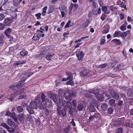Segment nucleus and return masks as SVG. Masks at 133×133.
<instances>
[{
  "label": "nucleus",
  "instance_id": "nucleus-1",
  "mask_svg": "<svg viewBox=\"0 0 133 133\" xmlns=\"http://www.w3.org/2000/svg\"><path fill=\"white\" fill-rule=\"evenodd\" d=\"M75 96L74 94H71L68 93V94L65 96V99L66 101L64 100V102L62 99H61L58 98V97L57 95H52V98L54 102L56 104H59L61 107L64 106L65 109H66L67 108L71 107L72 105V104L69 101L72 99V97Z\"/></svg>",
  "mask_w": 133,
  "mask_h": 133
},
{
  "label": "nucleus",
  "instance_id": "nucleus-2",
  "mask_svg": "<svg viewBox=\"0 0 133 133\" xmlns=\"http://www.w3.org/2000/svg\"><path fill=\"white\" fill-rule=\"evenodd\" d=\"M36 102L38 104V105L39 107V108L42 110H44L45 111L46 115H48L49 114V110L47 109L45 107H44L42 104L41 101L40 100V96H37L36 98Z\"/></svg>",
  "mask_w": 133,
  "mask_h": 133
},
{
  "label": "nucleus",
  "instance_id": "nucleus-3",
  "mask_svg": "<svg viewBox=\"0 0 133 133\" xmlns=\"http://www.w3.org/2000/svg\"><path fill=\"white\" fill-rule=\"evenodd\" d=\"M37 107V105L36 102L34 101H33L30 103L29 107L27 108V109L30 114H32L34 113L33 109H36Z\"/></svg>",
  "mask_w": 133,
  "mask_h": 133
},
{
  "label": "nucleus",
  "instance_id": "nucleus-4",
  "mask_svg": "<svg viewBox=\"0 0 133 133\" xmlns=\"http://www.w3.org/2000/svg\"><path fill=\"white\" fill-rule=\"evenodd\" d=\"M62 107H61L59 104H58L57 105V110L58 114V115H61L63 117H64L66 115V112L64 109L61 110V109Z\"/></svg>",
  "mask_w": 133,
  "mask_h": 133
},
{
  "label": "nucleus",
  "instance_id": "nucleus-5",
  "mask_svg": "<svg viewBox=\"0 0 133 133\" xmlns=\"http://www.w3.org/2000/svg\"><path fill=\"white\" fill-rule=\"evenodd\" d=\"M76 55L78 58V60H81L84 57V54L83 51H80L79 50H77L76 52Z\"/></svg>",
  "mask_w": 133,
  "mask_h": 133
},
{
  "label": "nucleus",
  "instance_id": "nucleus-6",
  "mask_svg": "<svg viewBox=\"0 0 133 133\" xmlns=\"http://www.w3.org/2000/svg\"><path fill=\"white\" fill-rule=\"evenodd\" d=\"M111 97L114 98L115 100H117L119 98V94L114 91H111L109 92Z\"/></svg>",
  "mask_w": 133,
  "mask_h": 133
},
{
  "label": "nucleus",
  "instance_id": "nucleus-7",
  "mask_svg": "<svg viewBox=\"0 0 133 133\" xmlns=\"http://www.w3.org/2000/svg\"><path fill=\"white\" fill-rule=\"evenodd\" d=\"M22 85L21 82H19V83L16 84H15L14 85L10 86L9 88H11L12 90H16L17 89L21 87Z\"/></svg>",
  "mask_w": 133,
  "mask_h": 133
},
{
  "label": "nucleus",
  "instance_id": "nucleus-8",
  "mask_svg": "<svg viewBox=\"0 0 133 133\" xmlns=\"http://www.w3.org/2000/svg\"><path fill=\"white\" fill-rule=\"evenodd\" d=\"M12 22L11 19L10 17L6 18L4 19L3 22L5 25L6 26H10Z\"/></svg>",
  "mask_w": 133,
  "mask_h": 133
},
{
  "label": "nucleus",
  "instance_id": "nucleus-9",
  "mask_svg": "<svg viewBox=\"0 0 133 133\" xmlns=\"http://www.w3.org/2000/svg\"><path fill=\"white\" fill-rule=\"evenodd\" d=\"M58 92L59 93V96H60L61 98L59 97L58 96V98L61 99H62V98H64V96H65V92L62 89H59V90Z\"/></svg>",
  "mask_w": 133,
  "mask_h": 133
},
{
  "label": "nucleus",
  "instance_id": "nucleus-10",
  "mask_svg": "<svg viewBox=\"0 0 133 133\" xmlns=\"http://www.w3.org/2000/svg\"><path fill=\"white\" fill-rule=\"evenodd\" d=\"M33 74V73L32 72H28L26 73V74H22V76L23 77V79H24V81Z\"/></svg>",
  "mask_w": 133,
  "mask_h": 133
},
{
  "label": "nucleus",
  "instance_id": "nucleus-11",
  "mask_svg": "<svg viewBox=\"0 0 133 133\" xmlns=\"http://www.w3.org/2000/svg\"><path fill=\"white\" fill-rule=\"evenodd\" d=\"M95 95L97 99L100 101H101L103 98V95L102 94H100L97 91V92H95Z\"/></svg>",
  "mask_w": 133,
  "mask_h": 133
},
{
  "label": "nucleus",
  "instance_id": "nucleus-12",
  "mask_svg": "<svg viewBox=\"0 0 133 133\" xmlns=\"http://www.w3.org/2000/svg\"><path fill=\"white\" fill-rule=\"evenodd\" d=\"M41 36V34L38 33H36L34 35L33 37L32 38V39L33 40H36L39 39Z\"/></svg>",
  "mask_w": 133,
  "mask_h": 133
},
{
  "label": "nucleus",
  "instance_id": "nucleus-13",
  "mask_svg": "<svg viewBox=\"0 0 133 133\" xmlns=\"http://www.w3.org/2000/svg\"><path fill=\"white\" fill-rule=\"evenodd\" d=\"M45 105L48 108L50 107L52 105L51 99H46V101L45 103Z\"/></svg>",
  "mask_w": 133,
  "mask_h": 133
},
{
  "label": "nucleus",
  "instance_id": "nucleus-14",
  "mask_svg": "<svg viewBox=\"0 0 133 133\" xmlns=\"http://www.w3.org/2000/svg\"><path fill=\"white\" fill-rule=\"evenodd\" d=\"M18 120L21 121H23L25 119V117L23 114L21 113L18 115Z\"/></svg>",
  "mask_w": 133,
  "mask_h": 133
},
{
  "label": "nucleus",
  "instance_id": "nucleus-15",
  "mask_svg": "<svg viewBox=\"0 0 133 133\" xmlns=\"http://www.w3.org/2000/svg\"><path fill=\"white\" fill-rule=\"evenodd\" d=\"M7 122L8 124L10 126H12L15 124L14 122L12 119H8L7 121Z\"/></svg>",
  "mask_w": 133,
  "mask_h": 133
},
{
  "label": "nucleus",
  "instance_id": "nucleus-16",
  "mask_svg": "<svg viewBox=\"0 0 133 133\" xmlns=\"http://www.w3.org/2000/svg\"><path fill=\"white\" fill-rule=\"evenodd\" d=\"M127 95L129 97H131L133 95V89H129L127 91Z\"/></svg>",
  "mask_w": 133,
  "mask_h": 133
},
{
  "label": "nucleus",
  "instance_id": "nucleus-17",
  "mask_svg": "<svg viewBox=\"0 0 133 133\" xmlns=\"http://www.w3.org/2000/svg\"><path fill=\"white\" fill-rule=\"evenodd\" d=\"M111 41L118 45L121 44V42L119 40L117 39H114L112 40Z\"/></svg>",
  "mask_w": 133,
  "mask_h": 133
},
{
  "label": "nucleus",
  "instance_id": "nucleus-18",
  "mask_svg": "<svg viewBox=\"0 0 133 133\" xmlns=\"http://www.w3.org/2000/svg\"><path fill=\"white\" fill-rule=\"evenodd\" d=\"M66 75H68V76L66 78L68 80L69 79L72 80L73 79V76L72 74L70 72H67Z\"/></svg>",
  "mask_w": 133,
  "mask_h": 133
},
{
  "label": "nucleus",
  "instance_id": "nucleus-19",
  "mask_svg": "<svg viewBox=\"0 0 133 133\" xmlns=\"http://www.w3.org/2000/svg\"><path fill=\"white\" fill-rule=\"evenodd\" d=\"M114 124L115 126L119 127L122 124V122L120 120L118 119L114 122Z\"/></svg>",
  "mask_w": 133,
  "mask_h": 133
},
{
  "label": "nucleus",
  "instance_id": "nucleus-20",
  "mask_svg": "<svg viewBox=\"0 0 133 133\" xmlns=\"http://www.w3.org/2000/svg\"><path fill=\"white\" fill-rule=\"evenodd\" d=\"M89 109L90 112H94L95 110V108L92 105H90L89 107Z\"/></svg>",
  "mask_w": 133,
  "mask_h": 133
},
{
  "label": "nucleus",
  "instance_id": "nucleus-21",
  "mask_svg": "<svg viewBox=\"0 0 133 133\" xmlns=\"http://www.w3.org/2000/svg\"><path fill=\"white\" fill-rule=\"evenodd\" d=\"M115 102V100L113 99H111L109 101V103L112 106H115L116 105Z\"/></svg>",
  "mask_w": 133,
  "mask_h": 133
},
{
  "label": "nucleus",
  "instance_id": "nucleus-22",
  "mask_svg": "<svg viewBox=\"0 0 133 133\" xmlns=\"http://www.w3.org/2000/svg\"><path fill=\"white\" fill-rule=\"evenodd\" d=\"M101 107L103 110H105L107 109V105L106 103H103L101 105Z\"/></svg>",
  "mask_w": 133,
  "mask_h": 133
},
{
  "label": "nucleus",
  "instance_id": "nucleus-23",
  "mask_svg": "<svg viewBox=\"0 0 133 133\" xmlns=\"http://www.w3.org/2000/svg\"><path fill=\"white\" fill-rule=\"evenodd\" d=\"M17 110L18 112H21L23 111V109L22 106H19L17 107Z\"/></svg>",
  "mask_w": 133,
  "mask_h": 133
},
{
  "label": "nucleus",
  "instance_id": "nucleus-24",
  "mask_svg": "<svg viewBox=\"0 0 133 133\" xmlns=\"http://www.w3.org/2000/svg\"><path fill=\"white\" fill-rule=\"evenodd\" d=\"M7 130L10 133H13L15 131V130L13 128L11 127H9Z\"/></svg>",
  "mask_w": 133,
  "mask_h": 133
},
{
  "label": "nucleus",
  "instance_id": "nucleus-25",
  "mask_svg": "<svg viewBox=\"0 0 133 133\" xmlns=\"http://www.w3.org/2000/svg\"><path fill=\"white\" fill-rule=\"evenodd\" d=\"M20 55L22 56H24L28 54V53L26 51H21L20 53Z\"/></svg>",
  "mask_w": 133,
  "mask_h": 133
},
{
  "label": "nucleus",
  "instance_id": "nucleus-26",
  "mask_svg": "<svg viewBox=\"0 0 133 133\" xmlns=\"http://www.w3.org/2000/svg\"><path fill=\"white\" fill-rule=\"evenodd\" d=\"M54 55V54H49L46 56L45 58L48 61H50L51 60V58Z\"/></svg>",
  "mask_w": 133,
  "mask_h": 133
},
{
  "label": "nucleus",
  "instance_id": "nucleus-27",
  "mask_svg": "<svg viewBox=\"0 0 133 133\" xmlns=\"http://www.w3.org/2000/svg\"><path fill=\"white\" fill-rule=\"evenodd\" d=\"M83 108V104H80L77 106V108L78 110L79 111H81L82 110Z\"/></svg>",
  "mask_w": 133,
  "mask_h": 133
},
{
  "label": "nucleus",
  "instance_id": "nucleus-28",
  "mask_svg": "<svg viewBox=\"0 0 133 133\" xmlns=\"http://www.w3.org/2000/svg\"><path fill=\"white\" fill-rule=\"evenodd\" d=\"M11 115L12 118H13L14 121L15 122H17V119L16 117L15 113V112H13L12 113Z\"/></svg>",
  "mask_w": 133,
  "mask_h": 133
},
{
  "label": "nucleus",
  "instance_id": "nucleus-29",
  "mask_svg": "<svg viewBox=\"0 0 133 133\" xmlns=\"http://www.w3.org/2000/svg\"><path fill=\"white\" fill-rule=\"evenodd\" d=\"M24 91L23 90L20 89V90L19 91L17 90L14 93L16 94V96H17L21 94Z\"/></svg>",
  "mask_w": 133,
  "mask_h": 133
},
{
  "label": "nucleus",
  "instance_id": "nucleus-30",
  "mask_svg": "<svg viewBox=\"0 0 133 133\" xmlns=\"http://www.w3.org/2000/svg\"><path fill=\"white\" fill-rule=\"evenodd\" d=\"M11 32V29L8 28L4 32L5 34V35H8L9 34H10Z\"/></svg>",
  "mask_w": 133,
  "mask_h": 133
},
{
  "label": "nucleus",
  "instance_id": "nucleus-31",
  "mask_svg": "<svg viewBox=\"0 0 133 133\" xmlns=\"http://www.w3.org/2000/svg\"><path fill=\"white\" fill-rule=\"evenodd\" d=\"M46 96L43 93L41 95V98L42 101L43 102L46 99Z\"/></svg>",
  "mask_w": 133,
  "mask_h": 133
},
{
  "label": "nucleus",
  "instance_id": "nucleus-32",
  "mask_svg": "<svg viewBox=\"0 0 133 133\" xmlns=\"http://www.w3.org/2000/svg\"><path fill=\"white\" fill-rule=\"evenodd\" d=\"M123 131V128L121 127H120L118 128L116 130L117 133H122Z\"/></svg>",
  "mask_w": 133,
  "mask_h": 133
},
{
  "label": "nucleus",
  "instance_id": "nucleus-33",
  "mask_svg": "<svg viewBox=\"0 0 133 133\" xmlns=\"http://www.w3.org/2000/svg\"><path fill=\"white\" fill-rule=\"evenodd\" d=\"M70 125H68V126L66 127L64 130V131L66 132L67 133L68 132L70 129Z\"/></svg>",
  "mask_w": 133,
  "mask_h": 133
},
{
  "label": "nucleus",
  "instance_id": "nucleus-34",
  "mask_svg": "<svg viewBox=\"0 0 133 133\" xmlns=\"http://www.w3.org/2000/svg\"><path fill=\"white\" fill-rule=\"evenodd\" d=\"M59 9L60 11H64L65 12L67 10L66 6L64 5H63L61 8H59Z\"/></svg>",
  "mask_w": 133,
  "mask_h": 133
},
{
  "label": "nucleus",
  "instance_id": "nucleus-35",
  "mask_svg": "<svg viewBox=\"0 0 133 133\" xmlns=\"http://www.w3.org/2000/svg\"><path fill=\"white\" fill-rule=\"evenodd\" d=\"M107 111L109 114H111L114 111V109L110 107L108 109Z\"/></svg>",
  "mask_w": 133,
  "mask_h": 133
},
{
  "label": "nucleus",
  "instance_id": "nucleus-36",
  "mask_svg": "<svg viewBox=\"0 0 133 133\" xmlns=\"http://www.w3.org/2000/svg\"><path fill=\"white\" fill-rule=\"evenodd\" d=\"M121 33V32L119 31H116L113 34V36L114 37H117L118 36L119 34Z\"/></svg>",
  "mask_w": 133,
  "mask_h": 133
},
{
  "label": "nucleus",
  "instance_id": "nucleus-37",
  "mask_svg": "<svg viewBox=\"0 0 133 133\" xmlns=\"http://www.w3.org/2000/svg\"><path fill=\"white\" fill-rule=\"evenodd\" d=\"M41 14L39 13H38L36 14L35 15V16L37 17V19H39L41 18Z\"/></svg>",
  "mask_w": 133,
  "mask_h": 133
},
{
  "label": "nucleus",
  "instance_id": "nucleus-38",
  "mask_svg": "<svg viewBox=\"0 0 133 133\" xmlns=\"http://www.w3.org/2000/svg\"><path fill=\"white\" fill-rule=\"evenodd\" d=\"M1 125L7 129L9 128V126H8L6 124L4 123H1Z\"/></svg>",
  "mask_w": 133,
  "mask_h": 133
},
{
  "label": "nucleus",
  "instance_id": "nucleus-39",
  "mask_svg": "<svg viewBox=\"0 0 133 133\" xmlns=\"http://www.w3.org/2000/svg\"><path fill=\"white\" fill-rule=\"evenodd\" d=\"M107 65V63H104L99 65L98 67L99 68H103L105 67Z\"/></svg>",
  "mask_w": 133,
  "mask_h": 133
},
{
  "label": "nucleus",
  "instance_id": "nucleus-40",
  "mask_svg": "<svg viewBox=\"0 0 133 133\" xmlns=\"http://www.w3.org/2000/svg\"><path fill=\"white\" fill-rule=\"evenodd\" d=\"M4 44L3 38L1 36H0V46H2Z\"/></svg>",
  "mask_w": 133,
  "mask_h": 133
},
{
  "label": "nucleus",
  "instance_id": "nucleus-41",
  "mask_svg": "<svg viewBox=\"0 0 133 133\" xmlns=\"http://www.w3.org/2000/svg\"><path fill=\"white\" fill-rule=\"evenodd\" d=\"M5 17L4 15L3 14H0V21L3 20Z\"/></svg>",
  "mask_w": 133,
  "mask_h": 133
},
{
  "label": "nucleus",
  "instance_id": "nucleus-42",
  "mask_svg": "<svg viewBox=\"0 0 133 133\" xmlns=\"http://www.w3.org/2000/svg\"><path fill=\"white\" fill-rule=\"evenodd\" d=\"M16 96V94L15 93L12 94L11 95V97L10 98V99L12 101L14 98Z\"/></svg>",
  "mask_w": 133,
  "mask_h": 133
},
{
  "label": "nucleus",
  "instance_id": "nucleus-43",
  "mask_svg": "<svg viewBox=\"0 0 133 133\" xmlns=\"http://www.w3.org/2000/svg\"><path fill=\"white\" fill-rule=\"evenodd\" d=\"M97 91V90L96 89H94L90 90L89 91V92L95 95V92H96Z\"/></svg>",
  "mask_w": 133,
  "mask_h": 133
},
{
  "label": "nucleus",
  "instance_id": "nucleus-44",
  "mask_svg": "<svg viewBox=\"0 0 133 133\" xmlns=\"http://www.w3.org/2000/svg\"><path fill=\"white\" fill-rule=\"evenodd\" d=\"M66 84L67 85L70 84L72 85L74 84V83L72 81V80H70L67 82L66 83Z\"/></svg>",
  "mask_w": 133,
  "mask_h": 133
},
{
  "label": "nucleus",
  "instance_id": "nucleus-45",
  "mask_svg": "<svg viewBox=\"0 0 133 133\" xmlns=\"http://www.w3.org/2000/svg\"><path fill=\"white\" fill-rule=\"evenodd\" d=\"M127 35V32H122L121 34V36L123 37H124Z\"/></svg>",
  "mask_w": 133,
  "mask_h": 133
},
{
  "label": "nucleus",
  "instance_id": "nucleus-46",
  "mask_svg": "<svg viewBox=\"0 0 133 133\" xmlns=\"http://www.w3.org/2000/svg\"><path fill=\"white\" fill-rule=\"evenodd\" d=\"M71 22V21H68V22L67 23L66 25L65 26L64 28H68L69 27V24Z\"/></svg>",
  "mask_w": 133,
  "mask_h": 133
},
{
  "label": "nucleus",
  "instance_id": "nucleus-47",
  "mask_svg": "<svg viewBox=\"0 0 133 133\" xmlns=\"http://www.w3.org/2000/svg\"><path fill=\"white\" fill-rule=\"evenodd\" d=\"M126 29V27L124 24L122 25L120 27V29L122 31L124 30H125Z\"/></svg>",
  "mask_w": 133,
  "mask_h": 133
},
{
  "label": "nucleus",
  "instance_id": "nucleus-48",
  "mask_svg": "<svg viewBox=\"0 0 133 133\" xmlns=\"http://www.w3.org/2000/svg\"><path fill=\"white\" fill-rule=\"evenodd\" d=\"M13 1L14 4L16 6H17L18 4L19 3H18L17 0H13Z\"/></svg>",
  "mask_w": 133,
  "mask_h": 133
},
{
  "label": "nucleus",
  "instance_id": "nucleus-49",
  "mask_svg": "<svg viewBox=\"0 0 133 133\" xmlns=\"http://www.w3.org/2000/svg\"><path fill=\"white\" fill-rule=\"evenodd\" d=\"M92 103L95 106L97 105V102L95 100H93L92 102Z\"/></svg>",
  "mask_w": 133,
  "mask_h": 133
},
{
  "label": "nucleus",
  "instance_id": "nucleus-50",
  "mask_svg": "<svg viewBox=\"0 0 133 133\" xmlns=\"http://www.w3.org/2000/svg\"><path fill=\"white\" fill-rule=\"evenodd\" d=\"M90 23V22L89 20H87L85 22L84 24L85 27V28L87 27L88 25V24Z\"/></svg>",
  "mask_w": 133,
  "mask_h": 133
},
{
  "label": "nucleus",
  "instance_id": "nucleus-51",
  "mask_svg": "<svg viewBox=\"0 0 133 133\" xmlns=\"http://www.w3.org/2000/svg\"><path fill=\"white\" fill-rule=\"evenodd\" d=\"M5 24L2 23H0V29L2 30L5 27Z\"/></svg>",
  "mask_w": 133,
  "mask_h": 133
},
{
  "label": "nucleus",
  "instance_id": "nucleus-52",
  "mask_svg": "<svg viewBox=\"0 0 133 133\" xmlns=\"http://www.w3.org/2000/svg\"><path fill=\"white\" fill-rule=\"evenodd\" d=\"M83 76H85L88 74L87 70H84L83 72Z\"/></svg>",
  "mask_w": 133,
  "mask_h": 133
},
{
  "label": "nucleus",
  "instance_id": "nucleus-53",
  "mask_svg": "<svg viewBox=\"0 0 133 133\" xmlns=\"http://www.w3.org/2000/svg\"><path fill=\"white\" fill-rule=\"evenodd\" d=\"M0 133H7V132L5 130L0 128Z\"/></svg>",
  "mask_w": 133,
  "mask_h": 133
},
{
  "label": "nucleus",
  "instance_id": "nucleus-54",
  "mask_svg": "<svg viewBox=\"0 0 133 133\" xmlns=\"http://www.w3.org/2000/svg\"><path fill=\"white\" fill-rule=\"evenodd\" d=\"M123 102V101L119 100L118 101L117 104L118 106H120L122 104Z\"/></svg>",
  "mask_w": 133,
  "mask_h": 133
},
{
  "label": "nucleus",
  "instance_id": "nucleus-55",
  "mask_svg": "<svg viewBox=\"0 0 133 133\" xmlns=\"http://www.w3.org/2000/svg\"><path fill=\"white\" fill-rule=\"evenodd\" d=\"M120 5L121 7L124 8L125 9H126L125 6H124V3L123 2L121 3Z\"/></svg>",
  "mask_w": 133,
  "mask_h": 133
},
{
  "label": "nucleus",
  "instance_id": "nucleus-56",
  "mask_svg": "<svg viewBox=\"0 0 133 133\" xmlns=\"http://www.w3.org/2000/svg\"><path fill=\"white\" fill-rule=\"evenodd\" d=\"M107 8L105 6H103L102 8V11L105 12L107 10Z\"/></svg>",
  "mask_w": 133,
  "mask_h": 133
},
{
  "label": "nucleus",
  "instance_id": "nucleus-57",
  "mask_svg": "<svg viewBox=\"0 0 133 133\" xmlns=\"http://www.w3.org/2000/svg\"><path fill=\"white\" fill-rule=\"evenodd\" d=\"M71 103L72 105H73L74 107L76 106V102L75 100L72 101Z\"/></svg>",
  "mask_w": 133,
  "mask_h": 133
},
{
  "label": "nucleus",
  "instance_id": "nucleus-58",
  "mask_svg": "<svg viewBox=\"0 0 133 133\" xmlns=\"http://www.w3.org/2000/svg\"><path fill=\"white\" fill-rule=\"evenodd\" d=\"M6 36H7L9 38H10V39H9V41H11V40H12L13 39V37L10 35H9V34L6 35Z\"/></svg>",
  "mask_w": 133,
  "mask_h": 133
},
{
  "label": "nucleus",
  "instance_id": "nucleus-59",
  "mask_svg": "<svg viewBox=\"0 0 133 133\" xmlns=\"http://www.w3.org/2000/svg\"><path fill=\"white\" fill-rule=\"evenodd\" d=\"M119 17H120V19H121L122 20L124 17V14H121L119 15Z\"/></svg>",
  "mask_w": 133,
  "mask_h": 133
},
{
  "label": "nucleus",
  "instance_id": "nucleus-60",
  "mask_svg": "<svg viewBox=\"0 0 133 133\" xmlns=\"http://www.w3.org/2000/svg\"><path fill=\"white\" fill-rule=\"evenodd\" d=\"M105 40L104 39H102L101 40L100 44L101 45H102L105 43Z\"/></svg>",
  "mask_w": 133,
  "mask_h": 133
},
{
  "label": "nucleus",
  "instance_id": "nucleus-61",
  "mask_svg": "<svg viewBox=\"0 0 133 133\" xmlns=\"http://www.w3.org/2000/svg\"><path fill=\"white\" fill-rule=\"evenodd\" d=\"M56 85V86H59L60 85L59 81L56 80L55 81Z\"/></svg>",
  "mask_w": 133,
  "mask_h": 133
},
{
  "label": "nucleus",
  "instance_id": "nucleus-62",
  "mask_svg": "<svg viewBox=\"0 0 133 133\" xmlns=\"http://www.w3.org/2000/svg\"><path fill=\"white\" fill-rule=\"evenodd\" d=\"M109 31L108 29H105L103 30L102 31V33L103 34H105L107 33Z\"/></svg>",
  "mask_w": 133,
  "mask_h": 133
},
{
  "label": "nucleus",
  "instance_id": "nucleus-63",
  "mask_svg": "<svg viewBox=\"0 0 133 133\" xmlns=\"http://www.w3.org/2000/svg\"><path fill=\"white\" fill-rule=\"evenodd\" d=\"M99 115L98 114L95 113L93 115L94 116V118H97V117Z\"/></svg>",
  "mask_w": 133,
  "mask_h": 133
},
{
  "label": "nucleus",
  "instance_id": "nucleus-64",
  "mask_svg": "<svg viewBox=\"0 0 133 133\" xmlns=\"http://www.w3.org/2000/svg\"><path fill=\"white\" fill-rule=\"evenodd\" d=\"M45 50H44L41 53V56H45L46 54H45Z\"/></svg>",
  "mask_w": 133,
  "mask_h": 133
}]
</instances>
